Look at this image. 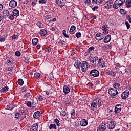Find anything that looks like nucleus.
Listing matches in <instances>:
<instances>
[{
  "mask_svg": "<svg viewBox=\"0 0 131 131\" xmlns=\"http://www.w3.org/2000/svg\"><path fill=\"white\" fill-rule=\"evenodd\" d=\"M60 115L63 117L66 116V112L65 111H61L60 112Z\"/></svg>",
  "mask_w": 131,
  "mask_h": 131,
  "instance_id": "nucleus-42",
  "label": "nucleus"
},
{
  "mask_svg": "<svg viewBox=\"0 0 131 131\" xmlns=\"http://www.w3.org/2000/svg\"><path fill=\"white\" fill-rule=\"evenodd\" d=\"M110 40H111V35H108L105 37L103 39V42L104 43H108V42H110Z\"/></svg>",
  "mask_w": 131,
  "mask_h": 131,
  "instance_id": "nucleus-15",
  "label": "nucleus"
},
{
  "mask_svg": "<svg viewBox=\"0 0 131 131\" xmlns=\"http://www.w3.org/2000/svg\"><path fill=\"white\" fill-rule=\"evenodd\" d=\"M94 102L96 103V104L98 106V107H101L102 106V100L99 98H95L94 100Z\"/></svg>",
  "mask_w": 131,
  "mask_h": 131,
  "instance_id": "nucleus-19",
  "label": "nucleus"
},
{
  "mask_svg": "<svg viewBox=\"0 0 131 131\" xmlns=\"http://www.w3.org/2000/svg\"><path fill=\"white\" fill-rule=\"evenodd\" d=\"M115 68L116 69H119L120 68V64L119 63H116Z\"/></svg>",
  "mask_w": 131,
  "mask_h": 131,
  "instance_id": "nucleus-55",
  "label": "nucleus"
},
{
  "mask_svg": "<svg viewBox=\"0 0 131 131\" xmlns=\"http://www.w3.org/2000/svg\"><path fill=\"white\" fill-rule=\"evenodd\" d=\"M102 29L103 31L102 34H108L109 33V28L107 25H103Z\"/></svg>",
  "mask_w": 131,
  "mask_h": 131,
  "instance_id": "nucleus-7",
  "label": "nucleus"
},
{
  "mask_svg": "<svg viewBox=\"0 0 131 131\" xmlns=\"http://www.w3.org/2000/svg\"><path fill=\"white\" fill-rule=\"evenodd\" d=\"M6 40V38L5 37H0V42H4Z\"/></svg>",
  "mask_w": 131,
  "mask_h": 131,
  "instance_id": "nucleus-59",
  "label": "nucleus"
},
{
  "mask_svg": "<svg viewBox=\"0 0 131 131\" xmlns=\"http://www.w3.org/2000/svg\"><path fill=\"white\" fill-rule=\"evenodd\" d=\"M104 38L103 35L101 33H98L96 34L95 39L96 40H102Z\"/></svg>",
  "mask_w": 131,
  "mask_h": 131,
  "instance_id": "nucleus-12",
  "label": "nucleus"
},
{
  "mask_svg": "<svg viewBox=\"0 0 131 131\" xmlns=\"http://www.w3.org/2000/svg\"><path fill=\"white\" fill-rule=\"evenodd\" d=\"M38 100L39 101H42L43 100V96L41 95H39Z\"/></svg>",
  "mask_w": 131,
  "mask_h": 131,
  "instance_id": "nucleus-52",
  "label": "nucleus"
},
{
  "mask_svg": "<svg viewBox=\"0 0 131 131\" xmlns=\"http://www.w3.org/2000/svg\"><path fill=\"white\" fill-rule=\"evenodd\" d=\"M15 56H17V57H20L21 56V52L20 51H16L15 52Z\"/></svg>",
  "mask_w": 131,
  "mask_h": 131,
  "instance_id": "nucleus-47",
  "label": "nucleus"
},
{
  "mask_svg": "<svg viewBox=\"0 0 131 131\" xmlns=\"http://www.w3.org/2000/svg\"><path fill=\"white\" fill-rule=\"evenodd\" d=\"M109 95H111V96H116L117 94H118V92L117 91V90L114 89L113 88H111L108 89V90Z\"/></svg>",
  "mask_w": 131,
  "mask_h": 131,
  "instance_id": "nucleus-6",
  "label": "nucleus"
},
{
  "mask_svg": "<svg viewBox=\"0 0 131 131\" xmlns=\"http://www.w3.org/2000/svg\"><path fill=\"white\" fill-rule=\"evenodd\" d=\"M111 47V45H107L104 46L105 49H110Z\"/></svg>",
  "mask_w": 131,
  "mask_h": 131,
  "instance_id": "nucleus-62",
  "label": "nucleus"
},
{
  "mask_svg": "<svg viewBox=\"0 0 131 131\" xmlns=\"http://www.w3.org/2000/svg\"><path fill=\"white\" fill-rule=\"evenodd\" d=\"M32 103L31 102L29 101L26 103V105L28 107H31Z\"/></svg>",
  "mask_w": 131,
  "mask_h": 131,
  "instance_id": "nucleus-53",
  "label": "nucleus"
},
{
  "mask_svg": "<svg viewBox=\"0 0 131 131\" xmlns=\"http://www.w3.org/2000/svg\"><path fill=\"white\" fill-rule=\"evenodd\" d=\"M21 117V114L20 113H16L15 114V118L18 119Z\"/></svg>",
  "mask_w": 131,
  "mask_h": 131,
  "instance_id": "nucleus-38",
  "label": "nucleus"
},
{
  "mask_svg": "<svg viewBox=\"0 0 131 131\" xmlns=\"http://www.w3.org/2000/svg\"><path fill=\"white\" fill-rule=\"evenodd\" d=\"M126 18L128 19V21L131 23V15H126Z\"/></svg>",
  "mask_w": 131,
  "mask_h": 131,
  "instance_id": "nucleus-50",
  "label": "nucleus"
},
{
  "mask_svg": "<svg viewBox=\"0 0 131 131\" xmlns=\"http://www.w3.org/2000/svg\"><path fill=\"white\" fill-rule=\"evenodd\" d=\"M128 95H129V91L128 90L125 91L121 94L122 99L125 100L128 97Z\"/></svg>",
  "mask_w": 131,
  "mask_h": 131,
  "instance_id": "nucleus-8",
  "label": "nucleus"
},
{
  "mask_svg": "<svg viewBox=\"0 0 131 131\" xmlns=\"http://www.w3.org/2000/svg\"><path fill=\"white\" fill-rule=\"evenodd\" d=\"M32 108H35V107H36V103H34L33 101V102H32Z\"/></svg>",
  "mask_w": 131,
  "mask_h": 131,
  "instance_id": "nucleus-58",
  "label": "nucleus"
},
{
  "mask_svg": "<svg viewBox=\"0 0 131 131\" xmlns=\"http://www.w3.org/2000/svg\"><path fill=\"white\" fill-rule=\"evenodd\" d=\"M39 4H47V0H39Z\"/></svg>",
  "mask_w": 131,
  "mask_h": 131,
  "instance_id": "nucleus-51",
  "label": "nucleus"
},
{
  "mask_svg": "<svg viewBox=\"0 0 131 131\" xmlns=\"http://www.w3.org/2000/svg\"><path fill=\"white\" fill-rule=\"evenodd\" d=\"M13 59L12 58H8L7 59L6 64L8 65V66H12V64H13Z\"/></svg>",
  "mask_w": 131,
  "mask_h": 131,
  "instance_id": "nucleus-25",
  "label": "nucleus"
},
{
  "mask_svg": "<svg viewBox=\"0 0 131 131\" xmlns=\"http://www.w3.org/2000/svg\"><path fill=\"white\" fill-rule=\"evenodd\" d=\"M107 127L109 129H113L115 127V124L112 121H111L107 123Z\"/></svg>",
  "mask_w": 131,
  "mask_h": 131,
  "instance_id": "nucleus-13",
  "label": "nucleus"
},
{
  "mask_svg": "<svg viewBox=\"0 0 131 131\" xmlns=\"http://www.w3.org/2000/svg\"><path fill=\"white\" fill-rule=\"evenodd\" d=\"M125 4L127 8H131V0H126Z\"/></svg>",
  "mask_w": 131,
  "mask_h": 131,
  "instance_id": "nucleus-32",
  "label": "nucleus"
},
{
  "mask_svg": "<svg viewBox=\"0 0 131 131\" xmlns=\"http://www.w3.org/2000/svg\"><path fill=\"white\" fill-rule=\"evenodd\" d=\"M126 89L129 91H131V85H128L126 86Z\"/></svg>",
  "mask_w": 131,
  "mask_h": 131,
  "instance_id": "nucleus-63",
  "label": "nucleus"
},
{
  "mask_svg": "<svg viewBox=\"0 0 131 131\" xmlns=\"http://www.w3.org/2000/svg\"><path fill=\"white\" fill-rule=\"evenodd\" d=\"M90 75L93 77H98L100 75V72L97 69L92 70L90 72Z\"/></svg>",
  "mask_w": 131,
  "mask_h": 131,
  "instance_id": "nucleus-4",
  "label": "nucleus"
},
{
  "mask_svg": "<svg viewBox=\"0 0 131 131\" xmlns=\"http://www.w3.org/2000/svg\"><path fill=\"white\" fill-rule=\"evenodd\" d=\"M17 82L19 85H23L24 84V81H23V79H19L17 81Z\"/></svg>",
  "mask_w": 131,
  "mask_h": 131,
  "instance_id": "nucleus-35",
  "label": "nucleus"
},
{
  "mask_svg": "<svg viewBox=\"0 0 131 131\" xmlns=\"http://www.w3.org/2000/svg\"><path fill=\"white\" fill-rule=\"evenodd\" d=\"M8 18L10 20H14V19H15V17H14V16L12 14L11 15L9 14Z\"/></svg>",
  "mask_w": 131,
  "mask_h": 131,
  "instance_id": "nucleus-46",
  "label": "nucleus"
},
{
  "mask_svg": "<svg viewBox=\"0 0 131 131\" xmlns=\"http://www.w3.org/2000/svg\"><path fill=\"white\" fill-rule=\"evenodd\" d=\"M115 113H120L121 111V105L117 104L115 107Z\"/></svg>",
  "mask_w": 131,
  "mask_h": 131,
  "instance_id": "nucleus-14",
  "label": "nucleus"
},
{
  "mask_svg": "<svg viewBox=\"0 0 131 131\" xmlns=\"http://www.w3.org/2000/svg\"><path fill=\"white\" fill-rule=\"evenodd\" d=\"M37 25L39 27V28H42L43 27V26L42 25V24L41 23L38 21L37 23Z\"/></svg>",
  "mask_w": 131,
  "mask_h": 131,
  "instance_id": "nucleus-43",
  "label": "nucleus"
},
{
  "mask_svg": "<svg viewBox=\"0 0 131 131\" xmlns=\"http://www.w3.org/2000/svg\"><path fill=\"white\" fill-rule=\"evenodd\" d=\"M76 37L77 38H80V37H81V33L78 32L76 34Z\"/></svg>",
  "mask_w": 131,
  "mask_h": 131,
  "instance_id": "nucleus-45",
  "label": "nucleus"
},
{
  "mask_svg": "<svg viewBox=\"0 0 131 131\" xmlns=\"http://www.w3.org/2000/svg\"><path fill=\"white\" fill-rule=\"evenodd\" d=\"M113 86L115 88V89H119L120 86V84L118 83H114Z\"/></svg>",
  "mask_w": 131,
  "mask_h": 131,
  "instance_id": "nucleus-36",
  "label": "nucleus"
},
{
  "mask_svg": "<svg viewBox=\"0 0 131 131\" xmlns=\"http://www.w3.org/2000/svg\"><path fill=\"white\" fill-rule=\"evenodd\" d=\"M45 18H46V20H50V19H51V15H46Z\"/></svg>",
  "mask_w": 131,
  "mask_h": 131,
  "instance_id": "nucleus-60",
  "label": "nucleus"
},
{
  "mask_svg": "<svg viewBox=\"0 0 131 131\" xmlns=\"http://www.w3.org/2000/svg\"><path fill=\"white\" fill-rule=\"evenodd\" d=\"M49 129H57L56 124H51L49 126Z\"/></svg>",
  "mask_w": 131,
  "mask_h": 131,
  "instance_id": "nucleus-33",
  "label": "nucleus"
},
{
  "mask_svg": "<svg viewBox=\"0 0 131 131\" xmlns=\"http://www.w3.org/2000/svg\"><path fill=\"white\" fill-rule=\"evenodd\" d=\"M36 3H37V0H36V1H33L31 3L32 7H35V5H36Z\"/></svg>",
  "mask_w": 131,
  "mask_h": 131,
  "instance_id": "nucleus-54",
  "label": "nucleus"
},
{
  "mask_svg": "<svg viewBox=\"0 0 131 131\" xmlns=\"http://www.w3.org/2000/svg\"><path fill=\"white\" fill-rule=\"evenodd\" d=\"M25 98H31V95L29 93H27L26 94H25Z\"/></svg>",
  "mask_w": 131,
  "mask_h": 131,
  "instance_id": "nucleus-41",
  "label": "nucleus"
},
{
  "mask_svg": "<svg viewBox=\"0 0 131 131\" xmlns=\"http://www.w3.org/2000/svg\"><path fill=\"white\" fill-rule=\"evenodd\" d=\"M97 66L98 68H103L106 66V63H105V61L102 58L99 59L98 62L97 63Z\"/></svg>",
  "mask_w": 131,
  "mask_h": 131,
  "instance_id": "nucleus-3",
  "label": "nucleus"
},
{
  "mask_svg": "<svg viewBox=\"0 0 131 131\" xmlns=\"http://www.w3.org/2000/svg\"><path fill=\"white\" fill-rule=\"evenodd\" d=\"M84 4H88V5H90L91 4V0H84Z\"/></svg>",
  "mask_w": 131,
  "mask_h": 131,
  "instance_id": "nucleus-56",
  "label": "nucleus"
},
{
  "mask_svg": "<svg viewBox=\"0 0 131 131\" xmlns=\"http://www.w3.org/2000/svg\"><path fill=\"white\" fill-rule=\"evenodd\" d=\"M17 5L18 3H17V1H15V0H11L10 1L9 6L10 8H16Z\"/></svg>",
  "mask_w": 131,
  "mask_h": 131,
  "instance_id": "nucleus-9",
  "label": "nucleus"
},
{
  "mask_svg": "<svg viewBox=\"0 0 131 131\" xmlns=\"http://www.w3.org/2000/svg\"><path fill=\"white\" fill-rule=\"evenodd\" d=\"M75 29H76L75 26L72 25L70 29V33L71 34H74L75 33Z\"/></svg>",
  "mask_w": 131,
  "mask_h": 131,
  "instance_id": "nucleus-24",
  "label": "nucleus"
},
{
  "mask_svg": "<svg viewBox=\"0 0 131 131\" xmlns=\"http://www.w3.org/2000/svg\"><path fill=\"white\" fill-rule=\"evenodd\" d=\"M38 128V124L37 123H34L31 127V131H37Z\"/></svg>",
  "mask_w": 131,
  "mask_h": 131,
  "instance_id": "nucleus-16",
  "label": "nucleus"
},
{
  "mask_svg": "<svg viewBox=\"0 0 131 131\" xmlns=\"http://www.w3.org/2000/svg\"><path fill=\"white\" fill-rule=\"evenodd\" d=\"M54 122H55L57 126H59V125H61V124H60V122H59V119H58L57 118L54 119Z\"/></svg>",
  "mask_w": 131,
  "mask_h": 131,
  "instance_id": "nucleus-39",
  "label": "nucleus"
},
{
  "mask_svg": "<svg viewBox=\"0 0 131 131\" xmlns=\"http://www.w3.org/2000/svg\"><path fill=\"white\" fill-rule=\"evenodd\" d=\"M95 50V47L93 46H92L91 47H90L88 49V53H90L91 52H92V51Z\"/></svg>",
  "mask_w": 131,
  "mask_h": 131,
  "instance_id": "nucleus-40",
  "label": "nucleus"
},
{
  "mask_svg": "<svg viewBox=\"0 0 131 131\" xmlns=\"http://www.w3.org/2000/svg\"><path fill=\"white\" fill-rule=\"evenodd\" d=\"M13 14L15 17H18L19 15H20V12L18 9H14L13 11Z\"/></svg>",
  "mask_w": 131,
  "mask_h": 131,
  "instance_id": "nucleus-26",
  "label": "nucleus"
},
{
  "mask_svg": "<svg viewBox=\"0 0 131 131\" xmlns=\"http://www.w3.org/2000/svg\"><path fill=\"white\" fill-rule=\"evenodd\" d=\"M98 9H99L98 6H94L93 8H92V10L94 12H95V11H96V10H98Z\"/></svg>",
  "mask_w": 131,
  "mask_h": 131,
  "instance_id": "nucleus-57",
  "label": "nucleus"
},
{
  "mask_svg": "<svg viewBox=\"0 0 131 131\" xmlns=\"http://www.w3.org/2000/svg\"><path fill=\"white\" fill-rule=\"evenodd\" d=\"M56 3L59 6L60 8H62L63 6H65L64 0H56Z\"/></svg>",
  "mask_w": 131,
  "mask_h": 131,
  "instance_id": "nucleus-11",
  "label": "nucleus"
},
{
  "mask_svg": "<svg viewBox=\"0 0 131 131\" xmlns=\"http://www.w3.org/2000/svg\"><path fill=\"white\" fill-rule=\"evenodd\" d=\"M40 115H41L40 112L37 111L34 113L33 116L34 118L38 119V118H39L40 117Z\"/></svg>",
  "mask_w": 131,
  "mask_h": 131,
  "instance_id": "nucleus-22",
  "label": "nucleus"
},
{
  "mask_svg": "<svg viewBox=\"0 0 131 131\" xmlns=\"http://www.w3.org/2000/svg\"><path fill=\"white\" fill-rule=\"evenodd\" d=\"M63 92L66 95H67V94H69V92H70V88L67 85H64L63 88Z\"/></svg>",
  "mask_w": 131,
  "mask_h": 131,
  "instance_id": "nucleus-17",
  "label": "nucleus"
},
{
  "mask_svg": "<svg viewBox=\"0 0 131 131\" xmlns=\"http://www.w3.org/2000/svg\"><path fill=\"white\" fill-rule=\"evenodd\" d=\"M81 64V62L79 60H77L75 61L74 66L75 67L76 69H80V65Z\"/></svg>",
  "mask_w": 131,
  "mask_h": 131,
  "instance_id": "nucleus-18",
  "label": "nucleus"
},
{
  "mask_svg": "<svg viewBox=\"0 0 131 131\" xmlns=\"http://www.w3.org/2000/svg\"><path fill=\"white\" fill-rule=\"evenodd\" d=\"M97 131H104V130L99 127V128L97 129Z\"/></svg>",
  "mask_w": 131,
  "mask_h": 131,
  "instance_id": "nucleus-64",
  "label": "nucleus"
},
{
  "mask_svg": "<svg viewBox=\"0 0 131 131\" xmlns=\"http://www.w3.org/2000/svg\"><path fill=\"white\" fill-rule=\"evenodd\" d=\"M47 34V31L45 29H42L40 31V35L45 36Z\"/></svg>",
  "mask_w": 131,
  "mask_h": 131,
  "instance_id": "nucleus-28",
  "label": "nucleus"
},
{
  "mask_svg": "<svg viewBox=\"0 0 131 131\" xmlns=\"http://www.w3.org/2000/svg\"><path fill=\"white\" fill-rule=\"evenodd\" d=\"M89 61L92 66H96L97 65V61L99 60V57L95 56L93 57H89Z\"/></svg>",
  "mask_w": 131,
  "mask_h": 131,
  "instance_id": "nucleus-2",
  "label": "nucleus"
},
{
  "mask_svg": "<svg viewBox=\"0 0 131 131\" xmlns=\"http://www.w3.org/2000/svg\"><path fill=\"white\" fill-rule=\"evenodd\" d=\"M34 77H35V78H37L38 79L39 78V77H40V74L39 73H35L34 75Z\"/></svg>",
  "mask_w": 131,
  "mask_h": 131,
  "instance_id": "nucleus-37",
  "label": "nucleus"
},
{
  "mask_svg": "<svg viewBox=\"0 0 131 131\" xmlns=\"http://www.w3.org/2000/svg\"><path fill=\"white\" fill-rule=\"evenodd\" d=\"M81 68L82 72H85L89 68V63L86 61H82L81 63Z\"/></svg>",
  "mask_w": 131,
  "mask_h": 131,
  "instance_id": "nucleus-5",
  "label": "nucleus"
},
{
  "mask_svg": "<svg viewBox=\"0 0 131 131\" xmlns=\"http://www.w3.org/2000/svg\"><path fill=\"white\" fill-rule=\"evenodd\" d=\"M125 24L127 27V29H129L130 28V25H129V23H128V21H125Z\"/></svg>",
  "mask_w": 131,
  "mask_h": 131,
  "instance_id": "nucleus-44",
  "label": "nucleus"
},
{
  "mask_svg": "<svg viewBox=\"0 0 131 131\" xmlns=\"http://www.w3.org/2000/svg\"><path fill=\"white\" fill-rule=\"evenodd\" d=\"M113 4V1L112 0L107 1L104 4V7L106 9H109L112 5Z\"/></svg>",
  "mask_w": 131,
  "mask_h": 131,
  "instance_id": "nucleus-10",
  "label": "nucleus"
},
{
  "mask_svg": "<svg viewBox=\"0 0 131 131\" xmlns=\"http://www.w3.org/2000/svg\"><path fill=\"white\" fill-rule=\"evenodd\" d=\"M15 107V106H14V104H9L6 106V109H8V110H13L14 108Z\"/></svg>",
  "mask_w": 131,
  "mask_h": 131,
  "instance_id": "nucleus-27",
  "label": "nucleus"
},
{
  "mask_svg": "<svg viewBox=\"0 0 131 131\" xmlns=\"http://www.w3.org/2000/svg\"><path fill=\"white\" fill-rule=\"evenodd\" d=\"M3 14L5 17V18H8V16L10 15V12H9L8 10H5L3 11Z\"/></svg>",
  "mask_w": 131,
  "mask_h": 131,
  "instance_id": "nucleus-29",
  "label": "nucleus"
},
{
  "mask_svg": "<svg viewBox=\"0 0 131 131\" xmlns=\"http://www.w3.org/2000/svg\"><path fill=\"white\" fill-rule=\"evenodd\" d=\"M88 121H86V120L83 119L80 121V125L81 126H86L88 125Z\"/></svg>",
  "mask_w": 131,
  "mask_h": 131,
  "instance_id": "nucleus-23",
  "label": "nucleus"
},
{
  "mask_svg": "<svg viewBox=\"0 0 131 131\" xmlns=\"http://www.w3.org/2000/svg\"><path fill=\"white\" fill-rule=\"evenodd\" d=\"M106 74L110 76H112V77H115L116 76V73L113 71H107L106 72Z\"/></svg>",
  "mask_w": 131,
  "mask_h": 131,
  "instance_id": "nucleus-20",
  "label": "nucleus"
},
{
  "mask_svg": "<svg viewBox=\"0 0 131 131\" xmlns=\"http://www.w3.org/2000/svg\"><path fill=\"white\" fill-rule=\"evenodd\" d=\"M91 107L92 110H93V111H96V110L98 109V106H97V104H96V102H95V101L91 103Z\"/></svg>",
  "mask_w": 131,
  "mask_h": 131,
  "instance_id": "nucleus-21",
  "label": "nucleus"
},
{
  "mask_svg": "<svg viewBox=\"0 0 131 131\" xmlns=\"http://www.w3.org/2000/svg\"><path fill=\"white\" fill-rule=\"evenodd\" d=\"M12 39H17L18 38V35L13 34L12 36Z\"/></svg>",
  "mask_w": 131,
  "mask_h": 131,
  "instance_id": "nucleus-49",
  "label": "nucleus"
},
{
  "mask_svg": "<svg viewBox=\"0 0 131 131\" xmlns=\"http://www.w3.org/2000/svg\"><path fill=\"white\" fill-rule=\"evenodd\" d=\"M125 3V0H116L113 4L114 9H118Z\"/></svg>",
  "mask_w": 131,
  "mask_h": 131,
  "instance_id": "nucleus-1",
  "label": "nucleus"
},
{
  "mask_svg": "<svg viewBox=\"0 0 131 131\" xmlns=\"http://www.w3.org/2000/svg\"><path fill=\"white\" fill-rule=\"evenodd\" d=\"M32 42L34 46H36V45H37V43L38 42V39H37V38L33 39Z\"/></svg>",
  "mask_w": 131,
  "mask_h": 131,
  "instance_id": "nucleus-30",
  "label": "nucleus"
},
{
  "mask_svg": "<svg viewBox=\"0 0 131 131\" xmlns=\"http://www.w3.org/2000/svg\"><path fill=\"white\" fill-rule=\"evenodd\" d=\"M25 63H26V64H29V63H30V61L29 60V59L26 58L25 60Z\"/></svg>",
  "mask_w": 131,
  "mask_h": 131,
  "instance_id": "nucleus-61",
  "label": "nucleus"
},
{
  "mask_svg": "<svg viewBox=\"0 0 131 131\" xmlns=\"http://www.w3.org/2000/svg\"><path fill=\"white\" fill-rule=\"evenodd\" d=\"M71 115H72V116H74V115H75V110H74V109L71 110Z\"/></svg>",
  "mask_w": 131,
  "mask_h": 131,
  "instance_id": "nucleus-48",
  "label": "nucleus"
},
{
  "mask_svg": "<svg viewBox=\"0 0 131 131\" xmlns=\"http://www.w3.org/2000/svg\"><path fill=\"white\" fill-rule=\"evenodd\" d=\"M99 127H101L102 129L105 130V129L107 128V125H106L105 123H102L101 126H99Z\"/></svg>",
  "mask_w": 131,
  "mask_h": 131,
  "instance_id": "nucleus-31",
  "label": "nucleus"
},
{
  "mask_svg": "<svg viewBox=\"0 0 131 131\" xmlns=\"http://www.w3.org/2000/svg\"><path fill=\"white\" fill-rule=\"evenodd\" d=\"M9 90L8 86H5L1 89V92L3 93H6Z\"/></svg>",
  "mask_w": 131,
  "mask_h": 131,
  "instance_id": "nucleus-34",
  "label": "nucleus"
}]
</instances>
